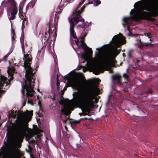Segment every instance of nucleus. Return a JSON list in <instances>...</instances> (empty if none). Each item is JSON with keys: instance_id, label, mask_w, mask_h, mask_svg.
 Instances as JSON below:
<instances>
[{"instance_id": "obj_1", "label": "nucleus", "mask_w": 158, "mask_h": 158, "mask_svg": "<svg viewBox=\"0 0 158 158\" xmlns=\"http://www.w3.org/2000/svg\"><path fill=\"white\" fill-rule=\"evenodd\" d=\"M99 92V90L94 84L86 85L83 91L77 94L75 96V102L72 101H61L60 103L63 105L61 112L68 114L73 110L75 103L86 111H88L94 106L93 99Z\"/></svg>"}, {"instance_id": "obj_2", "label": "nucleus", "mask_w": 158, "mask_h": 158, "mask_svg": "<svg viewBox=\"0 0 158 158\" xmlns=\"http://www.w3.org/2000/svg\"><path fill=\"white\" fill-rule=\"evenodd\" d=\"M126 40L121 34L115 35L111 45L108 44L103 48V52L100 56L99 62L93 68L94 73L97 75L104 70L114 66V58L118 54L116 48L126 42Z\"/></svg>"}, {"instance_id": "obj_3", "label": "nucleus", "mask_w": 158, "mask_h": 158, "mask_svg": "<svg viewBox=\"0 0 158 158\" xmlns=\"http://www.w3.org/2000/svg\"><path fill=\"white\" fill-rule=\"evenodd\" d=\"M23 59L24 61L23 66L26 70V75L23 85L21 84L22 89V92L23 94L24 95L25 94L24 89H25L27 96L32 97L34 93L33 89L35 79L33 77L35 71L33 70L30 65V62L32 60L31 55L28 54L25 55L24 54V57Z\"/></svg>"}, {"instance_id": "obj_4", "label": "nucleus", "mask_w": 158, "mask_h": 158, "mask_svg": "<svg viewBox=\"0 0 158 158\" xmlns=\"http://www.w3.org/2000/svg\"><path fill=\"white\" fill-rule=\"evenodd\" d=\"M85 7V6H83V7L81 9V11L79 10H78L77 9H76L73 12L71 17L69 18V21L70 23V31L71 38H73L74 39H76L75 40V42L79 48H80L82 46H85V44L83 38H81L80 41L77 39L74 31L75 24L73 21H74L76 24H77L80 22L81 23V24H79L78 25V27H81L84 28L85 27L86 24L84 22V19H81V16L80 15V13L83 11Z\"/></svg>"}, {"instance_id": "obj_5", "label": "nucleus", "mask_w": 158, "mask_h": 158, "mask_svg": "<svg viewBox=\"0 0 158 158\" xmlns=\"http://www.w3.org/2000/svg\"><path fill=\"white\" fill-rule=\"evenodd\" d=\"M10 116L15 118L17 114H18L17 118L20 120V123H22L25 122L29 121L30 118L32 115L31 111L27 110L25 112L20 111L18 112L11 111L10 114Z\"/></svg>"}, {"instance_id": "obj_6", "label": "nucleus", "mask_w": 158, "mask_h": 158, "mask_svg": "<svg viewBox=\"0 0 158 158\" xmlns=\"http://www.w3.org/2000/svg\"><path fill=\"white\" fill-rule=\"evenodd\" d=\"M135 14L132 16L123 18V25L124 27H125L126 25H127L128 27V24L131 23L132 19L137 20L138 19H147L148 15V13L146 12H142L139 15H138L136 12H135ZM127 30H128V27Z\"/></svg>"}, {"instance_id": "obj_7", "label": "nucleus", "mask_w": 158, "mask_h": 158, "mask_svg": "<svg viewBox=\"0 0 158 158\" xmlns=\"http://www.w3.org/2000/svg\"><path fill=\"white\" fill-rule=\"evenodd\" d=\"M10 79L1 76L0 77V97L8 89L10 86Z\"/></svg>"}, {"instance_id": "obj_8", "label": "nucleus", "mask_w": 158, "mask_h": 158, "mask_svg": "<svg viewBox=\"0 0 158 158\" xmlns=\"http://www.w3.org/2000/svg\"><path fill=\"white\" fill-rule=\"evenodd\" d=\"M69 83L73 88L79 89L81 87V81L79 77L77 76L72 77L69 80Z\"/></svg>"}, {"instance_id": "obj_9", "label": "nucleus", "mask_w": 158, "mask_h": 158, "mask_svg": "<svg viewBox=\"0 0 158 158\" xmlns=\"http://www.w3.org/2000/svg\"><path fill=\"white\" fill-rule=\"evenodd\" d=\"M22 156L19 149L17 148H13L8 152L4 158H20Z\"/></svg>"}, {"instance_id": "obj_10", "label": "nucleus", "mask_w": 158, "mask_h": 158, "mask_svg": "<svg viewBox=\"0 0 158 158\" xmlns=\"http://www.w3.org/2000/svg\"><path fill=\"white\" fill-rule=\"evenodd\" d=\"M143 9L150 11L153 13H156L158 10V0L146 5Z\"/></svg>"}, {"instance_id": "obj_11", "label": "nucleus", "mask_w": 158, "mask_h": 158, "mask_svg": "<svg viewBox=\"0 0 158 158\" xmlns=\"http://www.w3.org/2000/svg\"><path fill=\"white\" fill-rule=\"evenodd\" d=\"M12 9L10 13L8 14V17L10 20H13L15 19V15L18 11L17 8L16 6H14Z\"/></svg>"}, {"instance_id": "obj_12", "label": "nucleus", "mask_w": 158, "mask_h": 158, "mask_svg": "<svg viewBox=\"0 0 158 158\" xmlns=\"http://www.w3.org/2000/svg\"><path fill=\"white\" fill-rule=\"evenodd\" d=\"M26 131L24 129H22L20 130L18 133L16 137L17 138L19 139L23 138L25 135Z\"/></svg>"}, {"instance_id": "obj_13", "label": "nucleus", "mask_w": 158, "mask_h": 158, "mask_svg": "<svg viewBox=\"0 0 158 158\" xmlns=\"http://www.w3.org/2000/svg\"><path fill=\"white\" fill-rule=\"evenodd\" d=\"M7 72L10 80H12L13 79V75L15 72V69L13 67L9 68Z\"/></svg>"}, {"instance_id": "obj_14", "label": "nucleus", "mask_w": 158, "mask_h": 158, "mask_svg": "<svg viewBox=\"0 0 158 158\" xmlns=\"http://www.w3.org/2000/svg\"><path fill=\"white\" fill-rule=\"evenodd\" d=\"M35 2V0H32L27 5L26 7V10H28L29 9L33 8L34 6Z\"/></svg>"}, {"instance_id": "obj_15", "label": "nucleus", "mask_w": 158, "mask_h": 158, "mask_svg": "<svg viewBox=\"0 0 158 158\" xmlns=\"http://www.w3.org/2000/svg\"><path fill=\"white\" fill-rule=\"evenodd\" d=\"M7 1L9 3L13 5L12 8L14 6H16L15 0H7Z\"/></svg>"}, {"instance_id": "obj_16", "label": "nucleus", "mask_w": 158, "mask_h": 158, "mask_svg": "<svg viewBox=\"0 0 158 158\" xmlns=\"http://www.w3.org/2000/svg\"><path fill=\"white\" fill-rule=\"evenodd\" d=\"M121 77L119 76H116L115 79L117 80L118 83H120V82Z\"/></svg>"}, {"instance_id": "obj_17", "label": "nucleus", "mask_w": 158, "mask_h": 158, "mask_svg": "<svg viewBox=\"0 0 158 158\" xmlns=\"http://www.w3.org/2000/svg\"><path fill=\"white\" fill-rule=\"evenodd\" d=\"M15 35V33L14 32H12L11 33V36H12V41L14 40L15 39V38L14 37V35Z\"/></svg>"}, {"instance_id": "obj_18", "label": "nucleus", "mask_w": 158, "mask_h": 158, "mask_svg": "<svg viewBox=\"0 0 158 158\" xmlns=\"http://www.w3.org/2000/svg\"><path fill=\"white\" fill-rule=\"evenodd\" d=\"M52 21L50 20L49 21V23H48V27H49V29L48 31V32H49L50 30L51 29V23Z\"/></svg>"}, {"instance_id": "obj_19", "label": "nucleus", "mask_w": 158, "mask_h": 158, "mask_svg": "<svg viewBox=\"0 0 158 158\" xmlns=\"http://www.w3.org/2000/svg\"><path fill=\"white\" fill-rule=\"evenodd\" d=\"M124 77L125 78L127 81H128V76L126 74H124L123 75Z\"/></svg>"}, {"instance_id": "obj_20", "label": "nucleus", "mask_w": 158, "mask_h": 158, "mask_svg": "<svg viewBox=\"0 0 158 158\" xmlns=\"http://www.w3.org/2000/svg\"><path fill=\"white\" fill-rule=\"evenodd\" d=\"M95 4L96 6H98V5L100 4L101 3V2L99 0H97L95 1Z\"/></svg>"}, {"instance_id": "obj_21", "label": "nucleus", "mask_w": 158, "mask_h": 158, "mask_svg": "<svg viewBox=\"0 0 158 158\" xmlns=\"http://www.w3.org/2000/svg\"><path fill=\"white\" fill-rule=\"evenodd\" d=\"M86 35V33H82L81 35V38H84L85 37Z\"/></svg>"}, {"instance_id": "obj_22", "label": "nucleus", "mask_w": 158, "mask_h": 158, "mask_svg": "<svg viewBox=\"0 0 158 158\" xmlns=\"http://www.w3.org/2000/svg\"><path fill=\"white\" fill-rule=\"evenodd\" d=\"M23 7H20L19 8V15L20 14H21V12L22 10L23 9Z\"/></svg>"}, {"instance_id": "obj_23", "label": "nucleus", "mask_w": 158, "mask_h": 158, "mask_svg": "<svg viewBox=\"0 0 158 158\" xmlns=\"http://www.w3.org/2000/svg\"><path fill=\"white\" fill-rule=\"evenodd\" d=\"M22 49L23 52L24 53L25 50H24V47L23 46H22Z\"/></svg>"}, {"instance_id": "obj_24", "label": "nucleus", "mask_w": 158, "mask_h": 158, "mask_svg": "<svg viewBox=\"0 0 158 158\" xmlns=\"http://www.w3.org/2000/svg\"><path fill=\"white\" fill-rule=\"evenodd\" d=\"M145 35L146 36H148L149 38H151V37L150 36V34H147Z\"/></svg>"}, {"instance_id": "obj_25", "label": "nucleus", "mask_w": 158, "mask_h": 158, "mask_svg": "<svg viewBox=\"0 0 158 158\" xmlns=\"http://www.w3.org/2000/svg\"><path fill=\"white\" fill-rule=\"evenodd\" d=\"M85 1V0H81V2H80V4H82Z\"/></svg>"}, {"instance_id": "obj_26", "label": "nucleus", "mask_w": 158, "mask_h": 158, "mask_svg": "<svg viewBox=\"0 0 158 158\" xmlns=\"http://www.w3.org/2000/svg\"><path fill=\"white\" fill-rule=\"evenodd\" d=\"M38 104L39 105V106H40L41 105V103L40 101H39L38 102Z\"/></svg>"}, {"instance_id": "obj_27", "label": "nucleus", "mask_w": 158, "mask_h": 158, "mask_svg": "<svg viewBox=\"0 0 158 158\" xmlns=\"http://www.w3.org/2000/svg\"><path fill=\"white\" fill-rule=\"evenodd\" d=\"M152 93V91H151V89H149L148 91V92L147 93Z\"/></svg>"}, {"instance_id": "obj_28", "label": "nucleus", "mask_w": 158, "mask_h": 158, "mask_svg": "<svg viewBox=\"0 0 158 158\" xmlns=\"http://www.w3.org/2000/svg\"><path fill=\"white\" fill-rule=\"evenodd\" d=\"M139 42H140L139 44H140V45H140V46H142L143 45V44L142 43H141V42H140V40H139Z\"/></svg>"}, {"instance_id": "obj_29", "label": "nucleus", "mask_w": 158, "mask_h": 158, "mask_svg": "<svg viewBox=\"0 0 158 158\" xmlns=\"http://www.w3.org/2000/svg\"><path fill=\"white\" fill-rule=\"evenodd\" d=\"M74 0H69L70 2H72Z\"/></svg>"}, {"instance_id": "obj_30", "label": "nucleus", "mask_w": 158, "mask_h": 158, "mask_svg": "<svg viewBox=\"0 0 158 158\" xmlns=\"http://www.w3.org/2000/svg\"><path fill=\"white\" fill-rule=\"evenodd\" d=\"M54 27L55 28V29H56V24H55Z\"/></svg>"}, {"instance_id": "obj_31", "label": "nucleus", "mask_w": 158, "mask_h": 158, "mask_svg": "<svg viewBox=\"0 0 158 158\" xmlns=\"http://www.w3.org/2000/svg\"><path fill=\"white\" fill-rule=\"evenodd\" d=\"M31 158H35L34 156H31Z\"/></svg>"}, {"instance_id": "obj_32", "label": "nucleus", "mask_w": 158, "mask_h": 158, "mask_svg": "<svg viewBox=\"0 0 158 158\" xmlns=\"http://www.w3.org/2000/svg\"><path fill=\"white\" fill-rule=\"evenodd\" d=\"M97 82H99L100 81L98 79H97Z\"/></svg>"}, {"instance_id": "obj_33", "label": "nucleus", "mask_w": 158, "mask_h": 158, "mask_svg": "<svg viewBox=\"0 0 158 158\" xmlns=\"http://www.w3.org/2000/svg\"><path fill=\"white\" fill-rule=\"evenodd\" d=\"M2 13H2V12H0V15H2Z\"/></svg>"}, {"instance_id": "obj_34", "label": "nucleus", "mask_w": 158, "mask_h": 158, "mask_svg": "<svg viewBox=\"0 0 158 158\" xmlns=\"http://www.w3.org/2000/svg\"><path fill=\"white\" fill-rule=\"evenodd\" d=\"M132 11V10H131V11L130 12V14H131Z\"/></svg>"}, {"instance_id": "obj_35", "label": "nucleus", "mask_w": 158, "mask_h": 158, "mask_svg": "<svg viewBox=\"0 0 158 158\" xmlns=\"http://www.w3.org/2000/svg\"><path fill=\"white\" fill-rule=\"evenodd\" d=\"M47 34V33L46 32H45V35H46Z\"/></svg>"}, {"instance_id": "obj_36", "label": "nucleus", "mask_w": 158, "mask_h": 158, "mask_svg": "<svg viewBox=\"0 0 158 158\" xmlns=\"http://www.w3.org/2000/svg\"><path fill=\"white\" fill-rule=\"evenodd\" d=\"M26 0H24V1H25Z\"/></svg>"}]
</instances>
